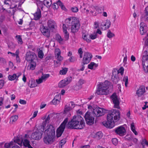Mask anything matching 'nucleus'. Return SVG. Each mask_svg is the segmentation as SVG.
<instances>
[{
  "instance_id": "obj_1",
  "label": "nucleus",
  "mask_w": 148,
  "mask_h": 148,
  "mask_svg": "<svg viewBox=\"0 0 148 148\" xmlns=\"http://www.w3.org/2000/svg\"><path fill=\"white\" fill-rule=\"evenodd\" d=\"M65 24H63V29L64 38L66 40H67L69 39V35L67 30L66 25L68 26H71V32L73 33H75L78 31L80 25L79 21L77 20L75 18L73 17L66 19L65 20Z\"/></svg>"
},
{
  "instance_id": "obj_2",
  "label": "nucleus",
  "mask_w": 148,
  "mask_h": 148,
  "mask_svg": "<svg viewBox=\"0 0 148 148\" xmlns=\"http://www.w3.org/2000/svg\"><path fill=\"white\" fill-rule=\"evenodd\" d=\"M120 118V114L119 110H112L107 115V121L103 122V125L106 127L112 128L115 125V122L119 120Z\"/></svg>"
},
{
  "instance_id": "obj_3",
  "label": "nucleus",
  "mask_w": 148,
  "mask_h": 148,
  "mask_svg": "<svg viewBox=\"0 0 148 148\" xmlns=\"http://www.w3.org/2000/svg\"><path fill=\"white\" fill-rule=\"evenodd\" d=\"M85 123L84 120L80 115L74 116L73 118L67 124L69 128L76 129H82L84 127Z\"/></svg>"
},
{
  "instance_id": "obj_4",
  "label": "nucleus",
  "mask_w": 148,
  "mask_h": 148,
  "mask_svg": "<svg viewBox=\"0 0 148 148\" xmlns=\"http://www.w3.org/2000/svg\"><path fill=\"white\" fill-rule=\"evenodd\" d=\"M96 93L98 95H107L111 92L113 86L110 82L106 80L103 82H101L97 85Z\"/></svg>"
},
{
  "instance_id": "obj_5",
  "label": "nucleus",
  "mask_w": 148,
  "mask_h": 148,
  "mask_svg": "<svg viewBox=\"0 0 148 148\" xmlns=\"http://www.w3.org/2000/svg\"><path fill=\"white\" fill-rule=\"evenodd\" d=\"M47 129L45 131L46 135L43 138V141L47 145L52 144L55 140V130L54 128L51 125H48Z\"/></svg>"
},
{
  "instance_id": "obj_6",
  "label": "nucleus",
  "mask_w": 148,
  "mask_h": 148,
  "mask_svg": "<svg viewBox=\"0 0 148 148\" xmlns=\"http://www.w3.org/2000/svg\"><path fill=\"white\" fill-rule=\"evenodd\" d=\"M142 63L145 72L148 73V50L145 51L143 53Z\"/></svg>"
},
{
  "instance_id": "obj_7",
  "label": "nucleus",
  "mask_w": 148,
  "mask_h": 148,
  "mask_svg": "<svg viewBox=\"0 0 148 148\" xmlns=\"http://www.w3.org/2000/svg\"><path fill=\"white\" fill-rule=\"evenodd\" d=\"M68 121V118L65 119L56 130V136L57 137H60L62 135L65 128L66 124Z\"/></svg>"
},
{
  "instance_id": "obj_8",
  "label": "nucleus",
  "mask_w": 148,
  "mask_h": 148,
  "mask_svg": "<svg viewBox=\"0 0 148 148\" xmlns=\"http://www.w3.org/2000/svg\"><path fill=\"white\" fill-rule=\"evenodd\" d=\"M42 131L40 129H37L36 131L33 133L31 135V138L34 140H39L42 138L43 133L44 129Z\"/></svg>"
},
{
  "instance_id": "obj_9",
  "label": "nucleus",
  "mask_w": 148,
  "mask_h": 148,
  "mask_svg": "<svg viewBox=\"0 0 148 148\" xmlns=\"http://www.w3.org/2000/svg\"><path fill=\"white\" fill-rule=\"evenodd\" d=\"M92 57V56L91 53L88 52H84L82 62L84 64H88L90 62Z\"/></svg>"
},
{
  "instance_id": "obj_10",
  "label": "nucleus",
  "mask_w": 148,
  "mask_h": 148,
  "mask_svg": "<svg viewBox=\"0 0 148 148\" xmlns=\"http://www.w3.org/2000/svg\"><path fill=\"white\" fill-rule=\"evenodd\" d=\"M84 117L87 124L91 125L94 123V118L91 115L89 112H87Z\"/></svg>"
},
{
  "instance_id": "obj_11",
  "label": "nucleus",
  "mask_w": 148,
  "mask_h": 148,
  "mask_svg": "<svg viewBox=\"0 0 148 148\" xmlns=\"http://www.w3.org/2000/svg\"><path fill=\"white\" fill-rule=\"evenodd\" d=\"M92 113L96 117H99L104 114L105 113V110L103 108L97 107L93 109Z\"/></svg>"
},
{
  "instance_id": "obj_12",
  "label": "nucleus",
  "mask_w": 148,
  "mask_h": 148,
  "mask_svg": "<svg viewBox=\"0 0 148 148\" xmlns=\"http://www.w3.org/2000/svg\"><path fill=\"white\" fill-rule=\"evenodd\" d=\"M110 98L112 99L113 103L114 104V107L117 109H120V102L116 94L114 93L111 96Z\"/></svg>"
},
{
  "instance_id": "obj_13",
  "label": "nucleus",
  "mask_w": 148,
  "mask_h": 148,
  "mask_svg": "<svg viewBox=\"0 0 148 148\" xmlns=\"http://www.w3.org/2000/svg\"><path fill=\"white\" fill-rule=\"evenodd\" d=\"M72 80V77H68L60 81L58 84V86L60 88L64 87L70 83Z\"/></svg>"
},
{
  "instance_id": "obj_14",
  "label": "nucleus",
  "mask_w": 148,
  "mask_h": 148,
  "mask_svg": "<svg viewBox=\"0 0 148 148\" xmlns=\"http://www.w3.org/2000/svg\"><path fill=\"white\" fill-rule=\"evenodd\" d=\"M37 56L33 52H29L26 53V60L27 61H34L36 60Z\"/></svg>"
},
{
  "instance_id": "obj_15",
  "label": "nucleus",
  "mask_w": 148,
  "mask_h": 148,
  "mask_svg": "<svg viewBox=\"0 0 148 148\" xmlns=\"http://www.w3.org/2000/svg\"><path fill=\"white\" fill-rule=\"evenodd\" d=\"M115 132L121 136H123L126 134L125 128L122 126L119 127L115 129Z\"/></svg>"
},
{
  "instance_id": "obj_16",
  "label": "nucleus",
  "mask_w": 148,
  "mask_h": 148,
  "mask_svg": "<svg viewBox=\"0 0 148 148\" xmlns=\"http://www.w3.org/2000/svg\"><path fill=\"white\" fill-rule=\"evenodd\" d=\"M117 72L114 71H112V79L113 83L115 84H117L118 82L120 80L119 78L118 75L116 74Z\"/></svg>"
},
{
  "instance_id": "obj_17",
  "label": "nucleus",
  "mask_w": 148,
  "mask_h": 148,
  "mask_svg": "<svg viewBox=\"0 0 148 148\" xmlns=\"http://www.w3.org/2000/svg\"><path fill=\"white\" fill-rule=\"evenodd\" d=\"M61 51L58 48L55 49V55L56 59L59 61H61L63 60V57L60 54Z\"/></svg>"
},
{
  "instance_id": "obj_18",
  "label": "nucleus",
  "mask_w": 148,
  "mask_h": 148,
  "mask_svg": "<svg viewBox=\"0 0 148 148\" xmlns=\"http://www.w3.org/2000/svg\"><path fill=\"white\" fill-rule=\"evenodd\" d=\"M111 25V22L109 20H106V22L103 23L100 25V27L103 30H105L108 29Z\"/></svg>"
},
{
  "instance_id": "obj_19",
  "label": "nucleus",
  "mask_w": 148,
  "mask_h": 148,
  "mask_svg": "<svg viewBox=\"0 0 148 148\" xmlns=\"http://www.w3.org/2000/svg\"><path fill=\"white\" fill-rule=\"evenodd\" d=\"M40 30L41 32L43 35L47 38H49L50 35V32L49 30L46 28L45 26H42L40 28Z\"/></svg>"
},
{
  "instance_id": "obj_20",
  "label": "nucleus",
  "mask_w": 148,
  "mask_h": 148,
  "mask_svg": "<svg viewBox=\"0 0 148 148\" xmlns=\"http://www.w3.org/2000/svg\"><path fill=\"white\" fill-rule=\"evenodd\" d=\"M145 92V86H141L137 90L136 94L138 97H140L143 95Z\"/></svg>"
},
{
  "instance_id": "obj_21",
  "label": "nucleus",
  "mask_w": 148,
  "mask_h": 148,
  "mask_svg": "<svg viewBox=\"0 0 148 148\" xmlns=\"http://www.w3.org/2000/svg\"><path fill=\"white\" fill-rule=\"evenodd\" d=\"M140 32L141 34L143 35L145 34L147 30V27L143 23H141L140 24Z\"/></svg>"
},
{
  "instance_id": "obj_22",
  "label": "nucleus",
  "mask_w": 148,
  "mask_h": 148,
  "mask_svg": "<svg viewBox=\"0 0 148 148\" xmlns=\"http://www.w3.org/2000/svg\"><path fill=\"white\" fill-rule=\"evenodd\" d=\"M47 25L50 29L53 30L56 26V23L53 20L50 19L48 21Z\"/></svg>"
},
{
  "instance_id": "obj_23",
  "label": "nucleus",
  "mask_w": 148,
  "mask_h": 148,
  "mask_svg": "<svg viewBox=\"0 0 148 148\" xmlns=\"http://www.w3.org/2000/svg\"><path fill=\"white\" fill-rule=\"evenodd\" d=\"M34 19L35 20H38L40 19L41 16V12L40 9L37 8V10L35 13L33 14Z\"/></svg>"
},
{
  "instance_id": "obj_24",
  "label": "nucleus",
  "mask_w": 148,
  "mask_h": 148,
  "mask_svg": "<svg viewBox=\"0 0 148 148\" xmlns=\"http://www.w3.org/2000/svg\"><path fill=\"white\" fill-rule=\"evenodd\" d=\"M141 19L145 21H148V6L145 8L144 13L142 15Z\"/></svg>"
},
{
  "instance_id": "obj_25",
  "label": "nucleus",
  "mask_w": 148,
  "mask_h": 148,
  "mask_svg": "<svg viewBox=\"0 0 148 148\" xmlns=\"http://www.w3.org/2000/svg\"><path fill=\"white\" fill-rule=\"evenodd\" d=\"M17 145L14 144V142L11 141L9 143H6L4 145L5 148H15L17 146Z\"/></svg>"
},
{
  "instance_id": "obj_26",
  "label": "nucleus",
  "mask_w": 148,
  "mask_h": 148,
  "mask_svg": "<svg viewBox=\"0 0 148 148\" xmlns=\"http://www.w3.org/2000/svg\"><path fill=\"white\" fill-rule=\"evenodd\" d=\"M60 97L59 95H56L53 99L51 101L52 103L54 105H56L59 103Z\"/></svg>"
},
{
  "instance_id": "obj_27",
  "label": "nucleus",
  "mask_w": 148,
  "mask_h": 148,
  "mask_svg": "<svg viewBox=\"0 0 148 148\" xmlns=\"http://www.w3.org/2000/svg\"><path fill=\"white\" fill-rule=\"evenodd\" d=\"M72 109V107H71L70 104L66 105L65 107L64 112L65 113H68V116H71V114L69 112V111H70Z\"/></svg>"
},
{
  "instance_id": "obj_28",
  "label": "nucleus",
  "mask_w": 148,
  "mask_h": 148,
  "mask_svg": "<svg viewBox=\"0 0 148 148\" xmlns=\"http://www.w3.org/2000/svg\"><path fill=\"white\" fill-rule=\"evenodd\" d=\"M21 138L22 137H20H20H19L18 136L16 137L15 138L14 142H14V143H16L20 145L22 144L23 140Z\"/></svg>"
},
{
  "instance_id": "obj_29",
  "label": "nucleus",
  "mask_w": 148,
  "mask_h": 148,
  "mask_svg": "<svg viewBox=\"0 0 148 148\" xmlns=\"http://www.w3.org/2000/svg\"><path fill=\"white\" fill-rule=\"evenodd\" d=\"M56 40L60 44H63V39L59 34H57L55 37Z\"/></svg>"
},
{
  "instance_id": "obj_30",
  "label": "nucleus",
  "mask_w": 148,
  "mask_h": 148,
  "mask_svg": "<svg viewBox=\"0 0 148 148\" xmlns=\"http://www.w3.org/2000/svg\"><path fill=\"white\" fill-rule=\"evenodd\" d=\"M124 68L122 66H121L120 67V69L119 70H117L116 69H114L112 71H116L117 72V73H116V74L118 75H119V73H120L121 75H122L123 74L124 72Z\"/></svg>"
},
{
  "instance_id": "obj_31",
  "label": "nucleus",
  "mask_w": 148,
  "mask_h": 148,
  "mask_svg": "<svg viewBox=\"0 0 148 148\" xmlns=\"http://www.w3.org/2000/svg\"><path fill=\"white\" fill-rule=\"evenodd\" d=\"M98 65L97 64L93 62H91L88 65V68L90 69H93L94 67H97L98 66Z\"/></svg>"
},
{
  "instance_id": "obj_32",
  "label": "nucleus",
  "mask_w": 148,
  "mask_h": 148,
  "mask_svg": "<svg viewBox=\"0 0 148 148\" xmlns=\"http://www.w3.org/2000/svg\"><path fill=\"white\" fill-rule=\"evenodd\" d=\"M52 4L51 0H44V5L47 7L50 6Z\"/></svg>"
},
{
  "instance_id": "obj_33",
  "label": "nucleus",
  "mask_w": 148,
  "mask_h": 148,
  "mask_svg": "<svg viewBox=\"0 0 148 148\" xmlns=\"http://www.w3.org/2000/svg\"><path fill=\"white\" fill-rule=\"evenodd\" d=\"M23 142V144L24 145V146L26 147H27L29 148L30 146H31V145L30 144V142L29 140H27V139H25L24 140V141Z\"/></svg>"
},
{
  "instance_id": "obj_34",
  "label": "nucleus",
  "mask_w": 148,
  "mask_h": 148,
  "mask_svg": "<svg viewBox=\"0 0 148 148\" xmlns=\"http://www.w3.org/2000/svg\"><path fill=\"white\" fill-rule=\"evenodd\" d=\"M103 136V134L101 132H97L95 135V137L97 139H99L101 138Z\"/></svg>"
},
{
  "instance_id": "obj_35",
  "label": "nucleus",
  "mask_w": 148,
  "mask_h": 148,
  "mask_svg": "<svg viewBox=\"0 0 148 148\" xmlns=\"http://www.w3.org/2000/svg\"><path fill=\"white\" fill-rule=\"evenodd\" d=\"M28 86L30 88H33L35 87L36 86V84L34 81L32 80L29 81Z\"/></svg>"
},
{
  "instance_id": "obj_36",
  "label": "nucleus",
  "mask_w": 148,
  "mask_h": 148,
  "mask_svg": "<svg viewBox=\"0 0 148 148\" xmlns=\"http://www.w3.org/2000/svg\"><path fill=\"white\" fill-rule=\"evenodd\" d=\"M37 5L38 6V8H40L42 10L43 5H44V3L42 1L40 0L37 1Z\"/></svg>"
},
{
  "instance_id": "obj_37",
  "label": "nucleus",
  "mask_w": 148,
  "mask_h": 148,
  "mask_svg": "<svg viewBox=\"0 0 148 148\" xmlns=\"http://www.w3.org/2000/svg\"><path fill=\"white\" fill-rule=\"evenodd\" d=\"M36 66V63L35 61H31L30 62V68L32 70H34Z\"/></svg>"
},
{
  "instance_id": "obj_38",
  "label": "nucleus",
  "mask_w": 148,
  "mask_h": 148,
  "mask_svg": "<svg viewBox=\"0 0 148 148\" xmlns=\"http://www.w3.org/2000/svg\"><path fill=\"white\" fill-rule=\"evenodd\" d=\"M131 129L132 131L135 135H138V133L135 130V127L134 123H131Z\"/></svg>"
},
{
  "instance_id": "obj_39",
  "label": "nucleus",
  "mask_w": 148,
  "mask_h": 148,
  "mask_svg": "<svg viewBox=\"0 0 148 148\" xmlns=\"http://www.w3.org/2000/svg\"><path fill=\"white\" fill-rule=\"evenodd\" d=\"M16 38L17 40V42L18 44L21 45L23 43V41L21 36L20 35H16Z\"/></svg>"
},
{
  "instance_id": "obj_40",
  "label": "nucleus",
  "mask_w": 148,
  "mask_h": 148,
  "mask_svg": "<svg viewBox=\"0 0 148 148\" xmlns=\"http://www.w3.org/2000/svg\"><path fill=\"white\" fill-rule=\"evenodd\" d=\"M88 35H86L85 34H83L82 35V38L84 40L86 41L88 43L90 42L91 40L89 39L88 38Z\"/></svg>"
},
{
  "instance_id": "obj_41",
  "label": "nucleus",
  "mask_w": 148,
  "mask_h": 148,
  "mask_svg": "<svg viewBox=\"0 0 148 148\" xmlns=\"http://www.w3.org/2000/svg\"><path fill=\"white\" fill-rule=\"evenodd\" d=\"M18 118L17 115H15L14 116H12L10 119V121H12V123L16 121Z\"/></svg>"
},
{
  "instance_id": "obj_42",
  "label": "nucleus",
  "mask_w": 148,
  "mask_h": 148,
  "mask_svg": "<svg viewBox=\"0 0 148 148\" xmlns=\"http://www.w3.org/2000/svg\"><path fill=\"white\" fill-rule=\"evenodd\" d=\"M107 36L109 38H111L115 36L114 34L111 32L110 30H108L107 35Z\"/></svg>"
},
{
  "instance_id": "obj_43",
  "label": "nucleus",
  "mask_w": 148,
  "mask_h": 148,
  "mask_svg": "<svg viewBox=\"0 0 148 148\" xmlns=\"http://www.w3.org/2000/svg\"><path fill=\"white\" fill-rule=\"evenodd\" d=\"M16 77V74H14L12 75H9L8 78L10 80H14Z\"/></svg>"
},
{
  "instance_id": "obj_44",
  "label": "nucleus",
  "mask_w": 148,
  "mask_h": 148,
  "mask_svg": "<svg viewBox=\"0 0 148 148\" xmlns=\"http://www.w3.org/2000/svg\"><path fill=\"white\" fill-rule=\"evenodd\" d=\"M68 71V69L66 68H64L60 71V73L62 75L65 74Z\"/></svg>"
},
{
  "instance_id": "obj_45",
  "label": "nucleus",
  "mask_w": 148,
  "mask_h": 148,
  "mask_svg": "<svg viewBox=\"0 0 148 148\" xmlns=\"http://www.w3.org/2000/svg\"><path fill=\"white\" fill-rule=\"evenodd\" d=\"M4 2L5 4L7 5L8 6H10V8L12 6L10 0H4Z\"/></svg>"
},
{
  "instance_id": "obj_46",
  "label": "nucleus",
  "mask_w": 148,
  "mask_h": 148,
  "mask_svg": "<svg viewBox=\"0 0 148 148\" xmlns=\"http://www.w3.org/2000/svg\"><path fill=\"white\" fill-rule=\"evenodd\" d=\"M97 34L94 33L92 34H91L89 35V37L92 40H94L97 38Z\"/></svg>"
},
{
  "instance_id": "obj_47",
  "label": "nucleus",
  "mask_w": 148,
  "mask_h": 148,
  "mask_svg": "<svg viewBox=\"0 0 148 148\" xmlns=\"http://www.w3.org/2000/svg\"><path fill=\"white\" fill-rule=\"evenodd\" d=\"M66 143V139L64 138L60 142V148H62V146Z\"/></svg>"
},
{
  "instance_id": "obj_48",
  "label": "nucleus",
  "mask_w": 148,
  "mask_h": 148,
  "mask_svg": "<svg viewBox=\"0 0 148 148\" xmlns=\"http://www.w3.org/2000/svg\"><path fill=\"white\" fill-rule=\"evenodd\" d=\"M123 81L125 82V87H127L128 84V79L127 76H125L123 77Z\"/></svg>"
},
{
  "instance_id": "obj_49",
  "label": "nucleus",
  "mask_w": 148,
  "mask_h": 148,
  "mask_svg": "<svg viewBox=\"0 0 148 148\" xmlns=\"http://www.w3.org/2000/svg\"><path fill=\"white\" fill-rule=\"evenodd\" d=\"M44 56V54L43 51L41 50H40L38 53V56L39 58H42Z\"/></svg>"
},
{
  "instance_id": "obj_50",
  "label": "nucleus",
  "mask_w": 148,
  "mask_h": 148,
  "mask_svg": "<svg viewBox=\"0 0 148 148\" xmlns=\"http://www.w3.org/2000/svg\"><path fill=\"white\" fill-rule=\"evenodd\" d=\"M49 76L50 75L49 74H43L42 76L41 77H42L44 80L45 81L49 77Z\"/></svg>"
},
{
  "instance_id": "obj_51",
  "label": "nucleus",
  "mask_w": 148,
  "mask_h": 148,
  "mask_svg": "<svg viewBox=\"0 0 148 148\" xmlns=\"http://www.w3.org/2000/svg\"><path fill=\"white\" fill-rule=\"evenodd\" d=\"M58 3L59 4V6L62 10H65L66 8L64 6L63 4L60 1H58Z\"/></svg>"
},
{
  "instance_id": "obj_52",
  "label": "nucleus",
  "mask_w": 148,
  "mask_h": 148,
  "mask_svg": "<svg viewBox=\"0 0 148 148\" xmlns=\"http://www.w3.org/2000/svg\"><path fill=\"white\" fill-rule=\"evenodd\" d=\"M78 52L80 58H82L83 56L82 54L83 53V52L82 51V48H80L79 49L78 51Z\"/></svg>"
},
{
  "instance_id": "obj_53",
  "label": "nucleus",
  "mask_w": 148,
  "mask_h": 148,
  "mask_svg": "<svg viewBox=\"0 0 148 148\" xmlns=\"http://www.w3.org/2000/svg\"><path fill=\"white\" fill-rule=\"evenodd\" d=\"M112 142L113 144L115 145H116L118 143L117 139L116 138H113L112 139Z\"/></svg>"
},
{
  "instance_id": "obj_54",
  "label": "nucleus",
  "mask_w": 148,
  "mask_h": 148,
  "mask_svg": "<svg viewBox=\"0 0 148 148\" xmlns=\"http://www.w3.org/2000/svg\"><path fill=\"white\" fill-rule=\"evenodd\" d=\"M141 144L144 146V145H145L148 146V142L145 139H143L141 143Z\"/></svg>"
},
{
  "instance_id": "obj_55",
  "label": "nucleus",
  "mask_w": 148,
  "mask_h": 148,
  "mask_svg": "<svg viewBox=\"0 0 148 148\" xmlns=\"http://www.w3.org/2000/svg\"><path fill=\"white\" fill-rule=\"evenodd\" d=\"M59 4L58 3V1L57 2V3H54L53 5L52 6L53 8L54 9H57L58 8L59 6Z\"/></svg>"
},
{
  "instance_id": "obj_56",
  "label": "nucleus",
  "mask_w": 148,
  "mask_h": 148,
  "mask_svg": "<svg viewBox=\"0 0 148 148\" xmlns=\"http://www.w3.org/2000/svg\"><path fill=\"white\" fill-rule=\"evenodd\" d=\"M71 10L73 12H77L78 11V8L76 7H73L71 8Z\"/></svg>"
},
{
  "instance_id": "obj_57",
  "label": "nucleus",
  "mask_w": 148,
  "mask_h": 148,
  "mask_svg": "<svg viewBox=\"0 0 148 148\" xmlns=\"http://www.w3.org/2000/svg\"><path fill=\"white\" fill-rule=\"evenodd\" d=\"M82 88V86L81 85H79L78 84L75 86L74 87V89L75 90H77L81 89Z\"/></svg>"
},
{
  "instance_id": "obj_58",
  "label": "nucleus",
  "mask_w": 148,
  "mask_h": 148,
  "mask_svg": "<svg viewBox=\"0 0 148 148\" xmlns=\"http://www.w3.org/2000/svg\"><path fill=\"white\" fill-rule=\"evenodd\" d=\"M43 80H44L41 77V78L38 79H37L36 80V82L37 84H39L42 82Z\"/></svg>"
},
{
  "instance_id": "obj_59",
  "label": "nucleus",
  "mask_w": 148,
  "mask_h": 148,
  "mask_svg": "<svg viewBox=\"0 0 148 148\" xmlns=\"http://www.w3.org/2000/svg\"><path fill=\"white\" fill-rule=\"evenodd\" d=\"M4 81L3 80H0V89L2 88L4 85Z\"/></svg>"
},
{
  "instance_id": "obj_60",
  "label": "nucleus",
  "mask_w": 148,
  "mask_h": 148,
  "mask_svg": "<svg viewBox=\"0 0 148 148\" xmlns=\"http://www.w3.org/2000/svg\"><path fill=\"white\" fill-rule=\"evenodd\" d=\"M69 60L70 62H73L76 60L75 57L73 56L71 57Z\"/></svg>"
},
{
  "instance_id": "obj_61",
  "label": "nucleus",
  "mask_w": 148,
  "mask_h": 148,
  "mask_svg": "<svg viewBox=\"0 0 148 148\" xmlns=\"http://www.w3.org/2000/svg\"><path fill=\"white\" fill-rule=\"evenodd\" d=\"M143 39L145 40V43L147 45H148V34H147V36L144 37Z\"/></svg>"
},
{
  "instance_id": "obj_62",
  "label": "nucleus",
  "mask_w": 148,
  "mask_h": 148,
  "mask_svg": "<svg viewBox=\"0 0 148 148\" xmlns=\"http://www.w3.org/2000/svg\"><path fill=\"white\" fill-rule=\"evenodd\" d=\"M19 102L20 104H22L25 105L26 103V101L24 100L20 99Z\"/></svg>"
},
{
  "instance_id": "obj_63",
  "label": "nucleus",
  "mask_w": 148,
  "mask_h": 148,
  "mask_svg": "<svg viewBox=\"0 0 148 148\" xmlns=\"http://www.w3.org/2000/svg\"><path fill=\"white\" fill-rule=\"evenodd\" d=\"M84 83V80L82 79H80L78 82V84L79 85H81L83 84Z\"/></svg>"
},
{
  "instance_id": "obj_64",
  "label": "nucleus",
  "mask_w": 148,
  "mask_h": 148,
  "mask_svg": "<svg viewBox=\"0 0 148 148\" xmlns=\"http://www.w3.org/2000/svg\"><path fill=\"white\" fill-rule=\"evenodd\" d=\"M85 64H84L83 63V62H82V65H81L82 68L80 69H79V71H82L84 70L85 67V66H84V65Z\"/></svg>"
}]
</instances>
